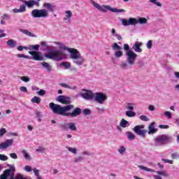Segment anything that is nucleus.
<instances>
[{"label": "nucleus", "mask_w": 179, "mask_h": 179, "mask_svg": "<svg viewBox=\"0 0 179 179\" xmlns=\"http://www.w3.org/2000/svg\"><path fill=\"white\" fill-rule=\"evenodd\" d=\"M49 107L53 114L62 115L63 117H71V118H75V117H78V115L82 114V109L79 107L75 108L73 105L62 106L52 102L49 103ZM71 110H73L72 113L68 112L71 111Z\"/></svg>", "instance_id": "1"}, {"label": "nucleus", "mask_w": 179, "mask_h": 179, "mask_svg": "<svg viewBox=\"0 0 179 179\" xmlns=\"http://www.w3.org/2000/svg\"><path fill=\"white\" fill-rule=\"evenodd\" d=\"M57 45H59V50H49L48 53L44 55L45 58L48 59H52V61H56L57 62L62 61L66 58V54L61 50H64L69 52V50H73V48H68L61 42H55Z\"/></svg>", "instance_id": "2"}, {"label": "nucleus", "mask_w": 179, "mask_h": 179, "mask_svg": "<svg viewBox=\"0 0 179 179\" xmlns=\"http://www.w3.org/2000/svg\"><path fill=\"white\" fill-rule=\"evenodd\" d=\"M10 169H6L3 171V173L0 175V179H31L30 177L23 176L21 173H17L15 176V171L16 168L13 165H8Z\"/></svg>", "instance_id": "3"}, {"label": "nucleus", "mask_w": 179, "mask_h": 179, "mask_svg": "<svg viewBox=\"0 0 179 179\" xmlns=\"http://www.w3.org/2000/svg\"><path fill=\"white\" fill-rule=\"evenodd\" d=\"M69 52H70V59H72L73 64L77 65V66H82L85 62V58L80 55L79 50L76 49H69Z\"/></svg>", "instance_id": "4"}, {"label": "nucleus", "mask_w": 179, "mask_h": 179, "mask_svg": "<svg viewBox=\"0 0 179 179\" xmlns=\"http://www.w3.org/2000/svg\"><path fill=\"white\" fill-rule=\"evenodd\" d=\"M91 3L94 8H96V9H98V10H101L104 13H106L107 10H110V12H113L114 13H122L125 12V10L124 9H118L117 8H113L110 6H107V5L100 6V4L96 3V1L93 0H91Z\"/></svg>", "instance_id": "5"}, {"label": "nucleus", "mask_w": 179, "mask_h": 179, "mask_svg": "<svg viewBox=\"0 0 179 179\" xmlns=\"http://www.w3.org/2000/svg\"><path fill=\"white\" fill-rule=\"evenodd\" d=\"M91 3L94 8H96V9H98V10H101L104 13H106L107 10H110V12H113L114 13H122L125 12V10L124 9H118L117 8H113L110 6H107V5L100 6V4L96 3V1L93 0H91Z\"/></svg>", "instance_id": "6"}, {"label": "nucleus", "mask_w": 179, "mask_h": 179, "mask_svg": "<svg viewBox=\"0 0 179 179\" xmlns=\"http://www.w3.org/2000/svg\"><path fill=\"white\" fill-rule=\"evenodd\" d=\"M124 50L126 51V56H127V62L129 65H134L135 64V60L138 58V55L134 52H132L131 48H129V45L124 44Z\"/></svg>", "instance_id": "7"}, {"label": "nucleus", "mask_w": 179, "mask_h": 179, "mask_svg": "<svg viewBox=\"0 0 179 179\" xmlns=\"http://www.w3.org/2000/svg\"><path fill=\"white\" fill-rule=\"evenodd\" d=\"M170 142H173V136L166 134L159 135L155 138V143H158L160 145L170 143Z\"/></svg>", "instance_id": "8"}, {"label": "nucleus", "mask_w": 179, "mask_h": 179, "mask_svg": "<svg viewBox=\"0 0 179 179\" xmlns=\"http://www.w3.org/2000/svg\"><path fill=\"white\" fill-rule=\"evenodd\" d=\"M31 15L32 17H48V11L45 9H34Z\"/></svg>", "instance_id": "9"}, {"label": "nucleus", "mask_w": 179, "mask_h": 179, "mask_svg": "<svg viewBox=\"0 0 179 179\" xmlns=\"http://www.w3.org/2000/svg\"><path fill=\"white\" fill-rule=\"evenodd\" d=\"M94 101L99 103V104H104V101L108 99L107 94L102 92H96L94 94Z\"/></svg>", "instance_id": "10"}, {"label": "nucleus", "mask_w": 179, "mask_h": 179, "mask_svg": "<svg viewBox=\"0 0 179 179\" xmlns=\"http://www.w3.org/2000/svg\"><path fill=\"white\" fill-rule=\"evenodd\" d=\"M143 128H145L143 125H137L134 127L133 131L138 136H141V138H146V130L143 129Z\"/></svg>", "instance_id": "11"}, {"label": "nucleus", "mask_w": 179, "mask_h": 179, "mask_svg": "<svg viewBox=\"0 0 179 179\" xmlns=\"http://www.w3.org/2000/svg\"><path fill=\"white\" fill-rule=\"evenodd\" d=\"M13 139H6L4 142L0 143V150H6L8 148L13 146Z\"/></svg>", "instance_id": "12"}, {"label": "nucleus", "mask_w": 179, "mask_h": 179, "mask_svg": "<svg viewBox=\"0 0 179 179\" xmlns=\"http://www.w3.org/2000/svg\"><path fill=\"white\" fill-rule=\"evenodd\" d=\"M57 101L59 103H62V104H66V106H69L71 105V103H72L71 101V98L64 95L58 96Z\"/></svg>", "instance_id": "13"}, {"label": "nucleus", "mask_w": 179, "mask_h": 179, "mask_svg": "<svg viewBox=\"0 0 179 179\" xmlns=\"http://www.w3.org/2000/svg\"><path fill=\"white\" fill-rule=\"evenodd\" d=\"M21 2L24 3L27 6V8H29V9L34 6H40V3L36 0H21Z\"/></svg>", "instance_id": "14"}, {"label": "nucleus", "mask_w": 179, "mask_h": 179, "mask_svg": "<svg viewBox=\"0 0 179 179\" xmlns=\"http://www.w3.org/2000/svg\"><path fill=\"white\" fill-rule=\"evenodd\" d=\"M84 92H86L85 93H82L80 94L81 97L83 99H85V100H93L94 99V93L92 92L91 90H83Z\"/></svg>", "instance_id": "15"}, {"label": "nucleus", "mask_w": 179, "mask_h": 179, "mask_svg": "<svg viewBox=\"0 0 179 179\" xmlns=\"http://www.w3.org/2000/svg\"><path fill=\"white\" fill-rule=\"evenodd\" d=\"M146 24L148 23V20L145 17H139L138 19L133 18V26H135L136 24Z\"/></svg>", "instance_id": "16"}, {"label": "nucleus", "mask_w": 179, "mask_h": 179, "mask_svg": "<svg viewBox=\"0 0 179 179\" xmlns=\"http://www.w3.org/2000/svg\"><path fill=\"white\" fill-rule=\"evenodd\" d=\"M155 122H151L148 126V134L152 135V134H156L158 131L157 129L155 128Z\"/></svg>", "instance_id": "17"}, {"label": "nucleus", "mask_w": 179, "mask_h": 179, "mask_svg": "<svg viewBox=\"0 0 179 179\" xmlns=\"http://www.w3.org/2000/svg\"><path fill=\"white\" fill-rule=\"evenodd\" d=\"M142 45V43L136 41L133 45L132 49L135 51V52H142V49L141 48Z\"/></svg>", "instance_id": "18"}, {"label": "nucleus", "mask_w": 179, "mask_h": 179, "mask_svg": "<svg viewBox=\"0 0 179 179\" xmlns=\"http://www.w3.org/2000/svg\"><path fill=\"white\" fill-rule=\"evenodd\" d=\"M122 24L123 26H134V18L129 17V20L122 19Z\"/></svg>", "instance_id": "19"}, {"label": "nucleus", "mask_w": 179, "mask_h": 179, "mask_svg": "<svg viewBox=\"0 0 179 179\" xmlns=\"http://www.w3.org/2000/svg\"><path fill=\"white\" fill-rule=\"evenodd\" d=\"M34 61H43V55L41 52H36L35 55L31 57Z\"/></svg>", "instance_id": "20"}, {"label": "nucleus", "mask_w": 179, "mask_h": 179, "mask_svg": "<svg viewBox=\"0 0 179 179\" xmlns=\"http://www.w3.org/2000/svg\"><path fill=\"white\" fill-rule=\"evenodd\" d=\"M19 31L21 33H23V34H25L26 36H28L29 37H37V36L34 35V34L29 31L27 29H20Z\"/></svg>", "instance_id": "21"}, {"label": "nucleus", "mask_w": 179, "mask_h": 179, "mask_svg": "<svg viewBox=\"0 0 179 179\" xmlns=\"http://www.w3.org/2000/svg\"><path fill=\"white\" fill-rule=\"evenodd\" d=\"M41 66L45 68L48 71V72H51L52 71V66L50 65V64L44 62L41 63Z\"/></svg>", "instance_id": "22"}, {"label": "nucleus", "mask_w": 179, "mask_h": 179, "mask_svg": "<svg viewBox=\"0 0 179 179\" xmlns=\"http://www.w3.org/2000/svg\"><path fill=\"white\" fill-rule=\"evenodd\" d=\"M43 8H45L50 12H54V6L50 3H45L43 4Z\"/></svg>", "instance_id": "23"}, {"label": "nucleus", "mask_w": 179, "mask_h": 179, "mask_svg": "<svg viewBox=\"0 0 179 179\" xmlns=\"http://www.w3.org/2000/svg\"><path fill=\"white\" fill-rule=\"evenodd\" d=\"M120 125L122 128H127V127H129V122L127 121L125 119H122Z\"/></svg>", "instance_id": "24"}, {"label": "nucleus", "mask_w": 179, "mask_h": 179, "mask_svg": "<svg viewBox=\"0 0 179 179\" xmlns=\"http://www.w3.org/2000/svg\"><path fill=\"white\" fill-rule=\"evenodd\" d=\"M22 155H24V158L25 159V160H27L28 162H30L31 160V157L30 156V155H29L26 150H23L22 151Z\"/></svg>", "instance_id": "25"}, {"label": "nucleus", "mask_w": 179, "mask_h": 179, "mask_svg": "<svg viewBox=\"0 0 179 179\" xmlns=\"http://www.w3.org/2000/svg\"><path fill=\"white\" fill-rule=\"evenodd\" d=\"M16 44V41H14L13 39H10L7 41V45L10 48H15Z\"/></svg>", "instance_id": "26"}, {"label": "nucleus", "mask_w": 179, "mask_h": 179, "mask_svg": "<svg viewBox=\"0 0 179 179\" xmlns=\"http://www.w3.org/2000/svg\"><path fill=\"white\" fill-rule=\"evenodd\" d=\"M67 127L71 131H76V125L73 122L67 123Z\"/></svg>", "instance_id": "27"}, {"label": "nucleus", "mask_w": 179, "mask_h": 179, "mask_svg": "<svg viewBox=\"0 0 179 179\" xmlns=\"http://www.w3.org/2000/svg\"><path fill=\"white\" fill-rule=\"evenodd\" d=\"M85 160V157L82 156H78L73 158V163H80V162H83Z\"/></svg>", "instance_id": "28"}, {"label": "nucleus", "mask_w": 179, "mask_h": 179, "mask_svg": "<svg viewBox=\"0 0 179 179\" xmlns=\"http://www.w3.org/2000/svg\"><path fill=\"white\" fill-rule=\"evenodd\" d=\"M126 134L127 135V138L129 141H134L136 136L131 131H127Z\"/></svg>", "instance_id": "29"}, {"label": "nucleus", "mask_w": 179, "mask_h": 179, "mask_svg": "<svg viewBox=\"0 0 179 179\" xmlns=\"http://www.w3.org/2000/svg\"><path fill=\"white\" fill-rule=\"evenodd\" d=\"M66 149H67V150H69V152H70L71 153H73V155H77L78 154V149L75 148H71L69 146H66Z\"/></svg>", "instance_id": "30"}, {"label": "nucleus", "mask_w": 179, "mask_h": 179, "mask_svg": "<svg viewBox=\"0 0 179 179\" xmlns=\"http://www.w3.org/2000/svg\"><path fill=\"white\" fill-rule=\"evenodd\" d=\"M60 66H64L65 69H69V68H71V63L68 62H63L60 64Z\"/></svg>", "instance_id": "31"}, {"label": "nucleus", "mask_w": 179, "mask_h": 179, "mask_svg": "<svg viewBox=\"0 0 179 179\" xmlns=\"http://www.w3.org/2000/svg\"><path fill=\"white\" fill-rule=\"evenodd\" d=\"M149 1L151 3H153V5H156V6H158V8H162V6H163V4L159 2V0H149Z\"/></svg>", "instance_id": "32"}, {"label": "nucleus", "mask_w": 179, "mask_h": 179, "mask_svg": "<svg viewBox=\"0 0 179 179\" xmlns=\"http://www.w3.org/2000/svg\"><path fill=\"white\" fill-rule=\"evenodd\" d=\"M126 115L129 118H132V117H135V115H136V113L132 110H127L126 111Z\"/></svg>", "instance_id": "33"}, {"label": "nucleus", "mask_w": 179, "mask_h": 179, "mask_svg": "<svg viewBox=\"0 0 179 179\" xmlns=\"http://www.w3.org/2000/svg\"><path fill=\"white\" fill-rule=\"evenodd\" d=\"M41 102V99L38 96H34L31 99V103H36V104H40Z\"/></svg>", "instance_id": "34"}, {"label": "nucleus", "mask_w": 179, "mask_h": 179, "mask_svg": "<svg viewBox=\"0 0 179 179\" xmlns=\"http://www.w3.org/2000/svg\"><path fill=\"white\" fill-rule=\"evenodd\" d=\"M134 107H135L134 103H127V109L129 110V111H134Z\"/></svg>", "instance_id": "35"}, {"label": "nucleus", "mask_w": 179, "mask_h": 179, "mask_svg": "<svg viewBox=\"0 0 179 179\" xmlns=\"http://www.w3.org/2000/svg\"><path fill=\"white\" fill-rule=\"evenodd\" d=\"M29 50H30L31 51H33V50H35L36 51H38V50H40V45H30L29 48Z\"/></svg>", "instance_id": "36"}, {"label": "nucleus", "mask_w": 179, "mask_h": 179, "mask_svg": "<svg viewBox=\"0 0 179 179\" xmlns=\"http://www.w3.org/2000/svg\"><path fill=\"white\" fill-rule=\"evenodd\" d=\"M66 17H64L63 20H66L67 19L69 20L71 19V17H72V11L71 10H66Z\"/></svg>", "instance_id": "37"}, {"label": "nucleus", "mask_w": 179, "mask_h": 179, "mask_svg": "<svg viewBox=\"0 0 179 179\" xmlns=\"http://www.w3.org/2000/svg\"><path fill=\"white\" fill-rule=\"evenodd\" d=\"M59 86H62V87H65L66 89H70V90L76 89V86L71 87V86H69V85H68L66 83H60Z\"/></svg>", "instance_id": "38"}, {"label": "nucleus", "mask_w": 179, "mask_h": 179, "mask_svg": "<svg viewBox=\"0 0 179 179\" xmlns=\"http://www.w3.org/2000/svg\"><path fill=\"white\" fill-rule=\"evenodd\" d=\"M128 65H129V64H128L127 62H122L120 64V66L121 69H124V71H127V69H128Z\"/></svg>", "instance_id": "39"}, {"label": "nucleus", "mask_w": 179, "mask_h": 179, "mask_svg": "<svg viewBox=\"0 0 179 179\" xmlns=\"http://www.w3.org/2000/svg\"><path fill=\"white\" fill-rule=\"evenodd\" d=\"M112 48H113V50H122V48H121V46H120V45H118V43H113V45H112Z\"/></svg>", "instance_id": "40"}, {"label": "nucleus", "mask_w": 179, "mask_h": 179, "mask_svg": "<svg viewBox=\"0 0 179 179\" xmlns=\"http://www.w3.org/2000/svg\"><path fill=\"white\" fill-rule=\"evenodd\" d=\"M138 169H140V170H144L145 171H149V172L152 171V169H149V168H148L146 166H143L142 165H138Z\"/></svg>", "instance_id": "41"}, {"label": "nucleus", "mask_w": 179, "mask_h": 179, "mask_svg": "<svg viewBox=\"0 0 179 179\" xmlns=\"http://www.w3.org/2000/svg\"><path fill=\"white\" fill-rule=\"evenodd\" d=\"M122 55H124V53L122 52V51H121V50L116 51L115 53V56L116 58H121Z\"/></svg>", "instance_id": "42"}, {"label": "nucleus", "mask_w": 179, "mask_h": 179, "mask_svg": "<svg viewBox=\"0 0 179 179\" xmlns=\"http://www.w3.org/2000/svg\"><path fill=\"white\" fill-rule=\"evenodd\" d=\"M157 174H158V176H163L164 177H169V174L167 173L166 171H157Z\"/></svg>", "instance_id": "43"}, {"label": "nucleus", "mask_w": 179, "mask_h": 179, "mask_svg": "<svg viewBox=\"0 0 179 179\" xmlns=\"http://www.w3.org/2000/svg\"><path fill=\"white\" fill-rule=\"evenodd\" d=\"M84 115H90L92 114V110L89 108H85L83 110Z\"/></svg>", "instance_id": "44"}, {"label": "nucleus", "mask_w": 179, "mask_h": 179, "mask_svg": "<svg viewBox=\"0 0 179 179\" xmlns=\"http://www.w3.org/2000/svg\"><path fill=\"white\" fill-rule=\"evenodd\" d=\"M17 57L18 58H24L25 59H31V57L27 56V55H23V54H18L17 55Z\"/></svg>", "instance_id": "45"}, {"label": "nucleus", "mask_w": 179, "mask_h": 179, "mask_svg": "<svg viewBox=\"0 0 179 179\" xmlns=\"http://www.w3.org/2000/svg\"><path fill=\"white\" fill-rule=\"evenodd\" d=\"M8 159H9L8 157V156H6L3 154H0V160H1L2 162H6V160H8Z\"/></svg>", "instance_id": "46"}, {"label": "nucleus", "mask_w": 179, "mask_h": 179, "mask_svg": "<svg viewBox=\"0 0 179 179\" xmlns=\"http://www.w3.org/2000/svg\"><path fill=\"white\" fill-rule=\"evenodd\" d=\"M125 150H127V148H125L124 146H121L118 150V152L120 153V155H124V153H125Z\"/></svg>", "instance_id": "47"}, {"label": "nucleus", "mask_w": 179, "mask_h": 179, "mask_svg": "<svg viewBox=\"0 0 179 179\" xmlns=\"http://www.w3.org/2000/svg\"><path fill=\"white\" fill-rule=\"evenodd\" d=\"M83 156H93V152H90L89 151H84L81 153Z\"/></svg>", "instance_id": "48"}, {"label": "nucleus", "mask_w": 179, "mask_h": 179, "mask_svg": "<svg viewBox=\"0 0 179 179\" xmlns=\"http://www.w3.org/2000/svg\"><path fill=\"white\" fill-rule=\"evenodd\" d=\"M26 4H22L20 6V10H21V13H23V12H26Z\"/></svg>", "instance_id": "49"}, {"label": "nucleus", "mask_w": 179, "mask_h": 179, "mask_svg": "<svg viewBox=\"0 0 179 179\" xmlns=\"http://www.w3.org/2000/svg\"><path fill=\"white\" fill-rule=\"evenodd\" d=\"M139 118L140 120H141V121H145V122L149 121V117H148V116L146 115H142L139 117Z\"/></svg>", "instance_id": "50"}, {"label": "nucleus", "mask_w": 179, "mask_h": 179, "mask_svg": "<svg viewBox=\"0 0 179 179\" xmlns=\"http://www.w3.org/2000/svg\"><path fill=\"white\" fill-rule=\"evenodd\" d=\"M21 80H22V82H30V78L27 77V76H22L20 78Z\"/></svg>", "instance_id": "51"}, {"label": "nucleus", "mask_w": 179, "mask_h": 179, "mask_svg": "<svg viewBox=\"0 0 179 179\" xmlns=\"http://www.w3.org/2000/svg\"><path fill=\"white\" fill-rule=\"evenodd\" d=\"M152 47H153V41H149L147 43V48H148V50H150L152 48Z\"/></svg>", "instance_id": "52"}, {"label": "nucleus", "mask_w": 179, "mask_h": 179, "mask_svg": "<svg viewBox=\"0 0 179 179\" xmlns=\"http://www.w3.org/2000/svg\"><path fill=\"white\" fill-rule=\"evenodd\" d=\"M36 152L38 153H43V152H45V148H44V147H38V148L36 149Z\"/></svg>", "instance_id": "53"}, {"label": "nucleus", "mask_w": 179, "mask_h": 179, "mask_svg": "<svg viewBox=\"0 0 179 179\" xmlns=\"http://www.w3.org/2000/svg\"><path fill=\"white\" fill-rule=\"evenodd\" d=\"M158 127L161 129H169V128H170L169 125H166V124H159Z\"/></svg>", "instance_id": "54"}, {"label": "nucleus", "mask_w": 179, "mask_h": 179, "mask_svg": "<svg viewBox=\"0 0 179 179\" xmlns=\"http://www.w3.org/2000/svg\"><path fill=\"white\" fill-rule=\"evenodd\" d=\"M137 65H139V66H145V62H143L142 59H139L137 62Z\"/></svg>", "instance_id": "55"}, {"label": "nucleus", "mask_w": 179, "mask_h": 179, "mask_svg": "<svg viewBox=\"0 0 179 179\" xmlns=\"http://www.w3.org/2000/svg\"><path fill=\"white\" fill-rule=\"evenodd\" d=\"M6 134V129L5 128H1L0 129V136H3Z\"/></svg>", "instance_id": "56"}, {"label": "nucleus", "mask_w": 179, "mask_h": 179, "mask_svg": "<svg viewBox=\"0 0 179 179\" xmlns=\"http://www.w3.org/2000/svg\"><path fill=\"white\" fill-rule=\"evenodd\" d=\"M164 163H169V164H173V160L167 159H162Z\"/></svg>", "instance_id": "57"}, {"label": "nucleus", "mask_w": 179, "mask_h": 179, "mask_svg": "<svg viewBox=\"0 0 179 179\" xmlns=\"http://www.w3.org/2000/svg\"><path fill=\"white\" fill-rule=\"evenodd\" d=\"M36 117L38 118V121L39 122H41V113H40V112L37 111V112H36Z\"/></svg>", "instance_id": "58"}, {"label": "nucleus", "mask_w": 179, "mask_h": 179, "mask_svg": "<svg viewBox=\"0 0 179 179\" xmlns=\"http://www.w3.org/2000/svg\"><path fill=\"white\" fill-rule=\"evenodd\" d=\"M61 128H62V129L66 130L68 129V123H64L60 124Z\"/></svg>", "instance_id": "59"}, {"label": "nucleus", "mask_w": 179, "mask_h": 179, "mask_svg": "<svg viewBox=\"0 0 179 179\" xmlns=\"http://www.w3.org/2000/svg\"><path fill=\"white\" fill-rule=\"evenodd\" d=\"M38 96H45V90H41L38 92Z\"/></svg>", "instance_id": "60"}, {"label": "nucleus", "mask_w": 179, "mask_h": 179, "mask_svg": "<svg viewBox=\"0 0 179 179\" xmlns=\"http://www.w3.org/2000/svg\"><path fill=\"white\" fill-rule=\"evenodd\" d=\"M2 19H5L6 20H9V19H10V15L8 14H3L2 16Z\"/></svg>", "instance_id": "61"}, {"label": "nucleus", "mask_w": 179, "mask_h": 179, "mask_svg": "<svg viewBox=\"0 0 179 179\" xmlns=\"http://www.w3.org/2000/svg\"><path fill=\"white\" fill-rule=\"evenodd\" d=\"M10 157H11V159H17V155L15 152L10 153Z\"/></svg>", "instance_id": "62"}, {"label": "nucleus", "mask_w": 179, "mask_h": 179, "mask_svg": "<svg viewBox=\"0 0 179 179\" xmlns=\"http://www.w3.org/2000/svg\"><path fill=\"white\" fill-rule=\"evenodd\" d=\"M20 90L23 93H27V88L26 87H20Z\"/></svg>", "instance_id": "63"}, {"label": "nucleus", "mask_w": 179, "mask_h": 179, "mask_svg": "<svg viewBox=\"0 0 179 179\" xmlns=\"http://www.w3.org/2000/svg\"><path fill=\"white\" fill-rule=\"evenodd\" d=\"M165 115L167 117V118H171L172 117V115L171 113H170L169 111H166L164 113Z\"/></svg>", "instance_id": "64"}]
</instances>
